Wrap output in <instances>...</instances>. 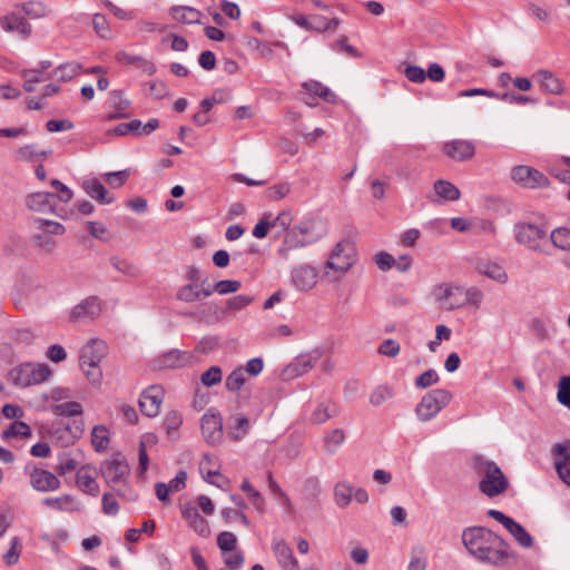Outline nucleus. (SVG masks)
Masks as SVG:
<instances>
[{
	"label": "nucleus",
	"instance_id": "obj_16",
	"mask_svg": "<svg viewBox=\"0 0 570 570\" xmlns=\"http://www.w3.org/2000/svg\"><path fill=\"white\" fill-rule=\"evenodd\" d=\"M159 127V121L156 118H150L146 124H142L138 119H134L129 122H121L117 125L114 129L109 130L108 134H112L116 136H141V135H150Z\"/></svg>",
	"mask_w": 570,
	"mask_h": 570
},
{
	"label": "nucleus",
	"instance_id": "obj_3",
	"mask_svg": "<svg viewBox=\"0 0 570 570\" xmlns=\"http://www.w3.org/2000/svg\"><path fill=\"white\" fill-rule=\"evenodd\" d=\"M107 355V344L98 338H91L80 351L79 365L87 379L99 384L101 381L100 362Z\"/></svg>",
	"mask_w": 570,
	"mask_h": 570
},
{
	"label": "nucleus",
	"instance_id": "obj_43",
	"mask_svg": "<svg viewBox=\"0 0 570 570\" xmlns=\"http://www.w3.org/2000/svg\"><path fill=\"white\" fill-rule=\"evenodd\" d=\"M80 70H81L80 63L70 61V62H65V63H61L60 66H58L53 70V73L51 76L57 78L60 81L67 82V81L72 80L76 76H78Z\"/></svg>",
	"mask_w": 570,
	"mask_h": 570
},
{
	"label": "nucleus",
	"instance_id": "obj_55",
	"mask_svg": "<svg viewBox=\"0 0 570 570\" xmlns=\"http://www.w3.org/2000/svg\"><path fill=\"white\" fill-rule=\"evenodd\" d=\"M253 302V297L249 295L240 294L234 297H230L226 301V305L224 307L225 314L228 312H237L242 311L246 306H248Z\"/></svg>",
	"mask_w": 570,
	"mask_h": 570
},
{
	"label": "nucleus",
	"instance_id": "obj_37",
	"mask_svg": "<svg viewBox=\"0 0 570 570\" xmlns=\"http://www.w3.org/2000/svg\"><path fill=\"white\" fill-rule=\"evenodd\" d=\"M522 548H531L533 539L531 534L512 518L503 525Z\"/></svg>",
	"mask_w": 570,
	"mask_h": 570
},
{
	"label": "nucleus",
	"instance_id": "obj_50",
	"mask_svg": "<svg viewBox=\"0 0 570 570\" xmlns=\"http://www.w3.org/2000/svg\"><path fill=\"white\" fill-rule=\"evenodd\" d=\"M551 243L562 250H570V230L566 227H558L550 235Z\"/></svg>",
	"mask_w": 570,
	"mask_h": 570
},
{
	"label": "nucleus",
	"instance_id": "obj_56",
	"mask_svg": "<svg viewBox=\"0 0 570 570\" xmlns=\"http://www.w3.org/2000/svg\"><path fill=\"white\" fill-rule=\"evenodd\" d=\"M557 400L570 410V375H564L559 380Z\"/></svg>",
	"mask_w": 570,
	"mask_h": 570
},
{
	"label": "nucleus",
	"instance_id": "obj_4",
	"mask_svg": "<svg viewBox=\"0 0 570 570\" xmlns=\"http://www.w3.org/2000/svg\"><path fill=\"white\" fill-rule=\"evenodd\" d=\"M314 227L315 223L313 220H304L291 228L277 250L278 255L283 258H287L291 250L316 243L322 235L315 233Z\"/></svg>",
	"mask_w": 570,
	"mask_h": 570
},
{
	"label": "nucleus",
	"instance_id": "obj_23",
	"mask_svg": "<svg viewBox=\"0 0 570 570\" xmlns=\"http://www.w3.org/2000/svg\"><path fill=\"white\" fill-rule=\"evenodd\" d=\"M347 245L340 242L335 245L330 259L326 262V268L345 273L353 265V256L346 252Z\"/></svg>",
	"mask_w": 570,
	"mask_h": 570
},
{
	"label": "nucleus",
	"instance_id": "obj_49",
	"mask_svg": "<svg viewBox=\"0 0 570 570\" xmlns=\"http://www.w3.org/2000/svg\"><path fill=\"white\" fill-rule=\"evenodd\" d=\"M52 411L56 415L70 417V416L81 415L82 406L79 402L68 401V402L55 405L52 407Z\"/></svg>",
	"mask_w": 570,
	"mask_h": 570
},
{
	"label": "nucleus",
	"instance_id": "obj_60",
	"mask_svg": "<svg viewBox=\"0 0 570 570\" xmlns=\"http://www.w3.org/2000/svg\"><path fill=\"white\" fill-rule=\"evenodd\" d=\"M77 468V461L71 458V455L67 452H61L58 455V465L57 472L60 475H66L67 473L72 472Z\"/></svg>",
	"mask_w": 570,
	"mask_h": 570
},
{
	"label": "nucleus",
	"instance_id": "obj_52",
	"mask_svg": "<svg viewBox=\"0 0 570 570\" xmlns=\"http://www.w3.org/2000/svg\"><path fill=\"white\" fill-rule=\"evenodd\" d=\"M292 189V185L287 181L275 184L265 190L267 199L275 202L285 198Z\"/></svg>",
	"mask_w": 570,
	"mask_h": 570
},
{
	"label": "nucleus",
	"instance_id": "obj_18",
	"mask_svg": "<svg viewBox=\"0 0 570 570\" xmlns=\"http://www.w3.org/2000/svg\"><path fill=\"white\" fill-rule=\"evenodd\" d=\"M291 281L297 291H309L317 283V271L308 264L298 265L291 271Z\"/></svg>",
	"mask_w": 570,
	"mask_h": 570
},
{
	"label": "nucleus",
	"instance_id": "obj_7",
	"mask_svg": "<svg viewBox=\"0 0 570 570\" xmlns=\"http://www.w3.org/2000/svg\"><path fill=\"white\" fill-rule=\"evenodd\" d=\"M100 471L106 483L116 490L119 495L126 497L125 491H121L119 487H127L130 473V468L127 461L121 458L106 460L101 463Z\"/></svg>",
	"mask_w": 570,
	"mask_h": 570
},
{
	"label": "nucleus",
	"instance_id": "obj_15",
	"mask_svg": "<svg viewBox=\"0 0 570 570\" xmlns=\"http://www.w3.org/2000/svg\"><path fill=\"white\" fill-rule=\"evenodd\" d=\"M164 395L165 392L161 386L151 385L147 387L139 397V407L142 414L148 417L158 415Z\"/></svg>",
	"mask_w": 570,
	"mask_h": 570
},
{
	"label": "nucleus",
	"instance_id": "obj_31",
	"mask_svg": "<svg viewBox=\"0 0 570 570\" xmlns=\"http://www.w3.org/2000/svg\"><path fill=\"white\" fill-rule=\"evenodd\" d=\"M321 357V353L318 351H313L307 354H302L297 356L293 363L288 366V371H291L294 375L301 376L307 373L311 368L315 366L317 361Z\"/></svg>",
	"mask_w": 570,
	"mask_h": 570
},
{
	"label": "nucleus",
	"instance_id": "obj_33",
	"mask_svg": "<svg viewBox=\"0 0 570 570\" xmlns=\"http://www.w3.org/2000/svg\"><path fill=\"white\" fill-rule=\"evenodd\" d=\"M116 60L124 65H134L136 68L140 69L148 76H153L157 71V68L153 61L147 60L140 56L130 55L125 51L117 53Z\"/></svg>",
	"mask_w": 570,
	"mask_h": 570
},
{
	"label": "nucleus",
	"instance_id": "obj_63",
	"mask_svg": "<svg viewBox=\"0 0 570 570\" xmlns=\"http://www.w3.org/2000/svg\"><path fill=\"white\" fill-rule=\"evenodd\" d=\"M94 29L101 38L110 37V28L107 18L104 14L96 13L92 19Z\"/></svg>",
	"mask_w": 570,
	"mask_h": 570
},
{
	"label": "nucleus",
	"instance_id": "obj_9",
	"mask_svg": "<svg viewBox=\"0 0 570 570\" xmlns=\"http://www.w3.org/2000/svg\"><path fill=\"white\" fill-rule=\"evenodd\" d=\"M515 240L527 248L542 252L541 244L547 239V230L530 223H519L514 226Z\"/></svg>",
	"mask_w": 570,
	"mask_h": 570
},
{
	"label": "nucleus",
	"instance_id": "obj_40",
	"mask_svg": "<svg viewBox=\"0 0 570 570\" xmlns=\"http://www.w3.org/2000/svg\"><path fill=\"white\" fill-rule=\"evenodd\" d=\"M3 440L29 439L32 436L31 428L22 421H13L1 434Z\"/></svg>",
	"mask_w": 570,
	"mask_h": 570
},
{
	"label": "nucleus",
	"instance_id": "obj_64",
	"mask_svg": "<svg viewBox=\"0 0 570 570\" xmlns=\"http://www.w3.org/2000/svg\"><path fill=\"white\" fill-rule=\"evenodd\" d=\"M293 222L292 214L287 210L281 212L273 220H271L272 228H279V232H288Z\"/></svg>",
	"mask_w": 570,
	"mask_h": 570
},
{
	"label": "nucleus",
	"instance_id": "obj_6",
	"mask_svg": "<svg viewBox=\"0 0 570 570\" xmlns=\"http://www.w3.org/2000/svg\"><path fill=\"white\" fill-rule=\"evenodd\" d=\"M452 400V394L445 389H434L425 393L416 404L415 414L419 421L429 422L434 419Z\"/></svg>",
	"mask_w": 570,
	"mask_h": 570
},
{
	"label": "nucleus",
	"instance_id": "obj_12",
	"mask_svg": "<svg viewBox=\"0 0 570 570\" xmlns=\"http://www.w3.org/2000/svg\"><path fill=\"white\" fill-rule=\"evenodd\" d=\"M202 434L207 444L216 446L223 441V417L215 409H209L202 416Z\"/></svg>",
	"mask_w": 570,
	"mask_h": 570
},
{
	"label": "nucleus",
	"instance_id": "obj_8",
	"mask_svg": "<svg viewBox=\"0 0 570 570\" xmlns=\"http://www.w3.org/2000/svg\"><path fill=\"white\" fill-rule=\"evenodd\" d=\"M237 538L233 532L223 531L217 535V546L222 551L224 563L230 570L243 568L245 557L242 550H236Z\"/></svg>",
	"mask_w": 570,
	"mask_h": 570
},
{
	"label": "nucleus",
	"instance_id": "obj_36",
	"mask_svg": "<svg viewBox=\"0 0 570 570\" xmlns=\"http://www.w3.org/2000/svg\"><path fill=\"white\" fill-rule=\"evenodd\" d=\"M476 271L480 274H482L500 284H504L508 281V275H507L505 271L503 269V267L498 265L497 263H493L490 261H480L476 264Z\"/></svg>",
	"mask_w": 570,
	"mask_h": 570
},
{
	"label": "nucleus",
	"instance_id": "obj_59",
	"mask_svg": "<svg viewBox=\"0 0 570 570\" xmlns=\"http://www.w3.org/2000/svg\"><path fill=\"white\" fill-rule=\"evenodd\" d=\"M223 372L219 366H210L207 371H205L200 376V382L205 386H214L222 382Z\"/></svg>",
	"mask_w": 570,
	"mask_h": 570
},
{
	"label": "nucleus",
	"instance_id": "obj_21",
	"mask_svg": "<svg viewBox=\"0 0 570 570\" xmlns=\"http://www.w3.org/2000/svg\"><path fill=\"white\" fill-rule=\"evenodd\" d=\"M532 78L546 94L560 96L564 91L562 80L548 69L537 70Z\"/></svg>",
	"mask_w": 570,
	"mask_h": 570
},
{
	"label": "nucleus",
	"instance_id": "obj_5",
	"mask_svg": "<svg viewBox=\"0 0 570 570\" xmlns=\"http://www.w3.org/2000/svg\"><path fill=\"white\" fill-rule=\"evenodd\" d=\"M50 375L47 364L27 362L11 368L8 379L14 386L26 389L46 382Z\"/></svg>",
	"mask_w": 570,
	"mask_h": 570
},
{
	"label": "nucleus",
	"instance_id": "obj_42",
	"mask_svg": "<svg viewBox=\"0 0 570 570\" xmlns=\"http://www.w3.org/2000/svg\"><path fill=\"white\" fill-rule=\"evenodd\" d=\"M199 469L200 472L203 473L204 480L210 484H215V482L212 481L210 478L219 475V464L217 462V459L212 454H204L199 464Z\"/></svg>",
	"mask_w": 570,
	"mask_h": 570
},
{
	"label": "nucleus",
	"instance_id": "obj_17",
	"mask_svg": "<svg viewBox=\"0 0 570 570\" xmlns=\"http://www.w3.org/2000/svg\"><path fill=\"white\" fill-rule=\"evenodd\" d=\"M196 321L206 325H215L225 317V309L216 302H205L187 314Z\"/></svg>",
	"mask_w": 570,
	"mask_h": 570
},
{
	"label": "nucleus",
	"instance_id": "obj_28",
	"mask_svg": "<svg viewBox=\"0 0 570 570\" xmlns=\"http://www.w3.org/2000/svg\"><path fill=\"white\" fill-rule=\"evenodd\" d=\"M1 28L7 32H18L27 38L31 33V24L16 12L8 13L0 19Z\"/></svg>",
	"mask_w": 570,
	"mask_h": 570
},
{
	"label": "nucleus",
	"instance_id": "obj_27",
	"mask_svg": "<svg viewBox=\"0 0 570 570\" xmlns=\"http://www.w3.org/2000/svg\"><path fill=\"white\" fill-rule=\"evenodd\" d=\"M82 188L90 198L97 200L99 204L108 205L115 200V197L107 191L102 183L96 177L85 179L82 181Z\"/></svg>",
	"mask_w": 570,
	"mask_h": 570
},
{
	"label": "nucleus",
	"instance_id": "obj_11",
	"mask_svg": "<svg viewBox=\"0 0 570 570\" xmlns=\"http://www.w3.org/2000/svg\"><path fill=\"white\" fill-rule=\"evenodd\" d=\"M24 473L29 475L30 484L36 491L51 492L58 490L61 485L57 475L32 463H28L24 466Z\"/></svg>",
	"mask_w": 570,
	"mask_h": 570
},
{
	"label": "nucleus",
	"instance_id": "obj_35",
	"mask_svg": "<svg viewBox=\"0 0 570 570\" xmlns=\"http://www.w3.org/2000/svg\"><path fill=\"white\" fill-rule=\"evenodd\" d=\"M173 19L184 24L200 23L202 12L188 6H173L169 10Z\"/></svg>",
	"mask_w": 570,
	"mask_h": 570
},
{
	"label": "nucleus",
	"instance_id": "obj_25",
	"mask_svg": "<svg viewBox=\"0 0 570 570\" xmlns=\"http://www.w3.org/2000/svg\"><path fill=\"white\" fill-rule=\"evenodd\" d=\"M76 483L77 487L87 494L97 497L99 493V485L96 481V470L89 465H83L78 469Z\"/></svg>",
	"mask_w": 570,
	"mask_h": 570
},
{
	"label": "nucleus",
	"instance_id": "obj_29",
	"mask_svg": "<svg viewBox=\"0 0 570 570\" xmlns=\"http://www.w3.org/2000/svg\"><path fill=\"white\" fill-rule=\"evenodd\" d=\"M554 464L561 480L570 487V445L554 446Z\"/></svg>",
	"mask_w": 570,
	"mask_h": 570
},
{
	"label": "nucleus",
	"instance_id": "obj_26",
	"mask_svg": "<svg viewBox=\"0 0 570 570\" xmlns=\"http://www.w3.org/2000/svg\"><path fill=\"white\" fill-rule=\"evenodd\" d=\"M340 414V406L331 399L318 401L313 410L309 421L313 424H323Z\"/></svg>",
	"mask_w": 570,
	"mask_h": 570
},
{
	"label": "nucleus",
	"instance_id": "obj_30",
	"mask_svg": "<svg viewBox=\"0 0 570 570\" xmlns=\"http://www.w3.org/2000/svg\"><path fill=\"white\" fill-rule=\"evenodd\" d=\"M273 551L278 563L284 570H298V561L294 557L292 549L284 540L275 541L273 543Z\"/></svg>",
	"mask_w": 570,
	"mask_h": 570
},
{
	"label": "nucleus",
	"instance_id": "obj_51",
	"mask_svg": "<svg viewBox=\"0 0 570 570\" xmlns=\"http://www.w3.org/2000/svg\"><path fill=\"white\" fill-rule=\"evenodd\" d=\"M246 382L244 368L238 367L232 371V373L225 380V387L230 392H236L242 389Z\"/></svg>",
	"mask_w": 570,
	"mask_h": 570
},
{
	"label": "nucleus",
	"instance_id": "obj_41",
	"mask_svg": "<svg viewBox=\"0 0 570 570\" xmlns=\"http://www.w3.org/2000/svg\"><path fill=\"white\" fill-rule=\"evenodd\" d=\"M435 194L444 200L454 202L461 196L459 188L450 181L439 179L434 183Z\"/></svg>",
	"mask_w": 570,
	"mask_h": 570
},
{
	"label": "nucleus",
	"instance_id": "obj_1",
	"mask_svg": "<svg viewBox=\"0 0 570 570\" xmlns=\"http://www.w3.org/2000/svg\"><path fill=\"white\" fill-rule=\"evenodd\" d=\"M462 542L478 562L493 568L510 567L517 560V554L510 544L484 527L463 530Z\"/></svg>",
	"mask_w": 570,
	"mask_h": 570
},
{
	"label": "nucleus",
	"instance_id": "obj_48",
	"mask_svg": "<svg viewBox=\"0 0 570 570\" xmlns=\"http://www.w3.org/2000/svg\"><path fill=\"white\" fill-rule=\"evenodd\" d=\"M345 441V432L342 429H334L324 436L326 452L335 453Z\"/></svg>",
	"mask_w": 570,
	"mask_h": 570
},
{
	"label": "nucleus",
	"instance_id": "obj_20",
	"mask_svg": "<svg viewBox=\"0 0 570 570\" xmlns=\"http://www.w3.org/2000/svg\"><path fill=\"white\" fill-rule=\"evenodd\" d=\"M181 517L188 522L189 527L203 538L210 534L207 520L198 513V509L187 502L180 507Z\"/></svg>",
	"mask_w": 570,
	"mask_h": 570
},
{
	"label": "nucleus",
	"instance_id": "obj_45",
	"mask_svg": "<svg viewBox=\"0 0 570 570\" xmlns=\"http://www.w3.org/2000/svg\"><path fill=\"white\" fill-rule=\"evenodd\" d=\"M33 224L39 232H42L47 235L58 236L65 234L66 232V227L62 224L55 220L37 217L33 219Z\"/></svg>",
	"mask_w": 570,
	"mask_h": 570
},
{
	"label": "nucleus",
	"instance_id": "obj_53",
	"mask_svg": "<svg viewBox=\"0 0 570 570\" xmlns=\"http://www.w3.org/2000/svg\"><path fill=\"white\" fill-rule=\"evenodd\" d=\"M21 10L31 19H39L47 14V7L40 1H28L21 4Z\"/></svg>",
	"mask_w": 570,
	"mask_h": 570
},
{
	"label": "nucleus",
	"instance_id": "obj_58",
	"mask_svg": "<svg viewBox=\"0 0 570 570\" xmlns=\"http://www.w3.org/2000/svg\"><path fill=\"white\" fill-rule=\"evenodd\" d=\"M240 287L242 283L239 281L224 279L212 285V294L216 292L220 295H226L237 292Z\"/></svg>",
	"mask_w": 570,
	"mask_h": 570
},
{
	"label": "nucleus",
	"instance_id": "obj_10",
	"mask_svg": "<svg viewBox=\"0 0 570 570\" xmlns=\"http://www.w3.org/2000/svg\"><path fill=\"white\" fill-rule=\"evenodd\" d=\"M510 176L515 184L529 189L547 188L550 185L544 174L525 165L514 166Z\"/></svg>",
	"mask_w": 570,
	"mask_h": 570
},
{
	"label": "nucleus",
	"instance_id": "obj_39",
	"mask_svg": "<svg viewBox=\"0 0 570 570\" xmlns=\"http://www.w3.org/2000/svg\"><path fill=\"white\" fill-rule=\"evenodd\" d=\"M42 503L57 511L72 512L79 510V503L71 495L65 494L58 498H46Z\"/></svg>",
	"mask_w": 570,
	"mask_h": 570
},
{
	"label": "nucleus",
	"instance_id": "obj_14",
	"mask_svg": "<svg viewBox=\"0 0 570 570\" xmlns=\"http://www.w3.org/2000/svg\"><path fill=\"white\" fill-rule=\"evenodd\" d=\"M475 145L471 140L452 139L445 141L442 151L454 161L463 163L470 160L475 155Z\"/></svg>",
	"mask_w": 570,
	"mask_h": 570
},
{
	"label": "nucleus",
	"instance_id": "obj_54",
	"mask_svg": "<svg viewBox=\"0 0 570 570\" xmlns=\"http://www.w3.org/2000/svg\"><path fill=\"white\" fill-rule=\"evenodd\" d=\"M111 265L120 273L130 277H138L140 275L139 268L127 259L119 257H112L110 259Z\"/></svg>",
	"mask_w": 570,
	"mask_h": 570
},
{
	"label": "nucleus",
	"instance_id": "obj_13",
	"mask_svg": "<svg viewBox=\"0 0 570 570\" xmlns=\"http://www.w3.org/2000/svg\"><path fill=\"white\" fill-rule=\"evenodd\" d=\"M456 294H460L461 296H463V298H462V301L451 302V304H450L451 309L460 308V307H463L466 305L479 308L483 301V296H484L482 291L479 289L478 287L472 286L469 288H463V287L455 286V287H446L444 291L443 298H451L452 296H455Z\"/></svg>",
	"mask_w": 570,
	"mask_h": 570
},
{
	"label": "nucleus",
	"instance_id": "obj_62",
	"mask_svg": "<svg viewBox=\"0 0 570 570\" xmlns=\"http://www.w3.org/2000/svg\"><path fill=\"white\" fill-rule=\"evenodd\" d=\"M181 424H183V416L179 412L170 411L165 415L164 426H165L168 435H171L173 432H176Z\"/></svg>",
	"mask_w": 570,
	"mask_h": 570
},
{
	"label": "nucleus",
	"instance_id": "obj_44",
	"mask_svg": "<svg viewBox=\"0 0 570 570\" xmlns=\"http://www.w3.org/2000/svg\"><path fill=\"white\" fill-rule=\"evenodd\" d=\"M249 429V420L246 416H237L234 419V423L228 426V435L238 442L248 434Z\"/></svg>",
	"mask_w": 570,
	"mask_h": 570
},
{
	"label": "nucleus",
	"instance_id": "obj_57",
	"mask_svg": "<svg viewBox=\"0 0 570 570\" xmlns=\"http://www.w3.org/2000/svg\"><path fill=\"white\" fill-rule=\"evenodd\" d=\"M393 389L386 385L376 386L370 395V403L374 406L383 404L393 396Z\"/></svg>",
	"mask_w": 570,
	"mask_h": 570
},
{
	"label": "nucleus",
	"instance_id": "obj_22",
	"mask_svg": "<svg viewBox=\"0 0 570 570\" xmlns=\"http://www.w3.org/2000/svg\"><path fill=\"white\" fill-rule=\"evenodd\" d=\"M55 199V194L47 191H38L30 194L27 197L26 204L30 210L45 214H56Z\"/></svg>",
	"mask_w": 570,
	"mask_h": 570
},
{
	"label": "nucleus",
	"instance_id": "obj_46",
	"mask_svg": "<svg viewBox=\"0 0 570 570\" xmlns=\"http://www.w3.org/2000/svg\"><path fill=\"white\" fill-rule=\"evenodd\" d=\"M353 497V487L347 482H338L334 488V500L340 508L350 504Z\"/></svg>",
	"mask_w": 570,
	"mask_h": 570
},
{
	"label": "nucleus",
	"instance_id": "obj_47",
	"mask_svg": "<svg viewBox=\"0 0 570 570\" xmlns=\"http://www.w3.org/2000/svg\"><path fill=\"white\" fill-rule=\"evenodd\" d=\"M91 444L97 452H102L109 444V432L106 426L97 425L91 431Z\"/></svg>",
	"mask_w": 570,
	"mask_h": 570
},
{
	"label": "nucleus",
	"instance_id": "obj_38",
	"mask_svg": "<svg viewBox=\"0 0 570 570\" xmlns=\"http://www.w3.org/2000/svg\"><path fill=\"white\" fill-rule=\"evenodd\" d=\"M193 355L180 350H171L161 356V364L166 367L177 368L190 363Z\"/></svg>",
	"mask_w": 570,
	"mask_h": 570
},
{
	"label": "nucleus",
	"instance_id": "obj_34",
	"mask_svg": "<svg viewBox=\"0 0 570 570\" xmlns=\"http://www.w3.org/2000/svg\"><path fill=\"white\" fill-rule=\"evenodd\" d=\"M110 105L114 110L107 116L109 120L128 117L130 101L125 97L122 91L114 90L110 92Z\"/></svg>",
	"mask_w": 570,
	"mask_h": 570
},
{
	"label": "nucleus",
	"instance_id": "obj_32",
	"mask_svg": "<svg viewBox=\"0 0 570 570\" xmlns=\"http://www.w3.org/2000/svg\"><path fill=\"white\" fill-rule=\"evenodd\" d=\"M301 86L305 90V95L320 98L330 104H334L336 101V95L328 87L317 80L311 79L302 82Z\"/></svg>",
	"mask_w": 570,
	"mask_h": 570
},
{
	"label": "nucleus",
	"instance_id": "obj_2",
	"mask_svg": "<svg viewBox=\"0 0 570 570\" xmlns=\"http://www.w3.org/2000/svg\"><path fill=\"white\" fill-rule=\"evenodd\" d=\"M471 468L479 478V490L485 497L495 498L508 490L509 481L494 461L478 454L473 456Z\"/></svg>",
	"mask_w": 570,
	"mask_h": 570
},
{
	"label": "nucleus",
	"instance_id": "obj_19",
	"mask_svg": "<svg viewBox=\"0 0 570 570\" xmlns=\"http://www.w3.org/2000/svg\"><path fill=\"white\" fill-rule=\"evenodd\" d=\"M101 304L97 296H89L77 304L70 312V321H92L99 316Z\"/></svg>",
	"mask_w": 570,
	"mask_h": 570
},
{
	"label": "nucleus",
	"instance_id": "obj_24",
	"mask_svg": "<svg viewBox=\"0 0 570 570\" xmlns=\"http://www.w3.org/2000/svg\"><path fill=\"white\" fill-rule=\"evenodd\" d=\"M210 295L212 284H207V287H204L203 285H197V283H188L177 291L176 298L185 303H194Z\"/></svg>",
	"mask_w": 570,
	"mask_h": 570
},
{
	"label": "nucleus",
	"instance_id": "obj_61",
	"mask_svg": "<svg viewBox=\"0 0 570 570\" xmlns=\"http://www.w3.org/2000/svg\"><path fill=\"white\" fill-rule=\"evenodd\" d=\"M440 377L435 370L430 368L415 379V386L417 389H428L439 382Z\"/></svg>",
	"mask_w": 570,
	"mask_h": 570
}]
</instances>
